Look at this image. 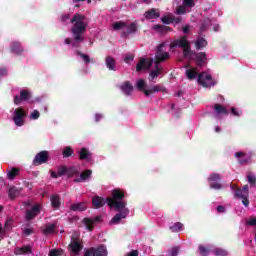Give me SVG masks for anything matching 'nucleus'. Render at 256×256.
<instances>
[{"instance_id": "f257e3e1", "label": "nucleus", "mask_w": 256, "mask_h": 256, "mask_svg": "<svg viewBox=\"0 0 256 256\" xmlns=\"http://www.w3.org/2000/svg\"><path fill=\"white\" fill-rule=\"evenodd\" d=\"M125 194L121 192V190H113L111 198H101L99 196H95L92 199V205L94 209H100L103 207L105 203L108 204L109 207L114 208L115 211H119V214H116L110 221L111 225H118L121 219H125L129 215V208H127V202L123 201Z\"/></svg>"}, {"instance_id": "f03ea898", "label": "nucleus", "mask_w": 256, "mask_h": 256, "mask_svg": "<svg viewBox=\"0 0 256 256\" xmlns=\"http://www.w3.org/2000/svg\"><path fill=\"white\" fill-rule=\"evenodd\" d=\"M167 45L166 44H160L157 52H156V61L153 59L147 60L146 58L140 59L139 63L136 65V71H143V69H151V65L154 64L155 69L150 72V81H155L159 75H161L163 68L159 66V62L161 61H167L169 59L170 55L169 52H167Z\"/></svg>"}, {"instance_id": "7ed1b4c3", "label": "nucleus", "mask_w": 256, "mask_h": 256, "mask_svg": "<svg viewBox=\"0 0 256 256\" xmlns=\"http://www.w3.org/2000/svg\"><path fill=\"white\" fill-rule=\"evenodd\" d=\"M174 47H180L183 49L185 59H188L189 61H196V65H198V67H201V65H205V63H207V54H205V52H200L198 54L193 52L191 50V44L185 36H182L180 39L172 42L170 49H174Z\"/></svg>"}, {"instance_id": "20e7f679", "label": "nucleus", "mask_w": 256, "mask_h": 256, "mask_svg": "<svg viewBox=\"0 0 256 256\" xmlns=\"http://www.w3.org/2000/svg\"><path fill=\"white\" fill-rule=\"evenodd\" d=\"M71 23L74 41H76V43L83 41V33H85L87 27H89V19L83 14H75L71 19Z\"/></svg>"}, {"instance_id": "39448f33", "label": "nucleus", "mask_w": 256, "mask_h": 256, "mask_svg": "<svg viewBox=\"0 0 256 256\" xmlns=\"http://www.w3.org/2000/svg\"><path fill=\"white\" fill-rule=\"evenodd\" d=\"M70 251H72L75 255L83 249V245L81 244V239L79 238L78 232H74L71 237V243L69 245Z\"/></svg>"}, {"instance_id": "423d86ee", "label": "nucleus", "mask_w": 256, "mask_h": 256, "mask_svg": "<svg viewBox=\"0 0 256 256\" xmlns=\"http://www.w3.org/2000/svg\"><path fill=\"white\" fill-rule=\"evenodd\" d=\"M25 117H27V114L23 108H16L14 110L13 121L17 127H23V125H25Z\"/></svg>"}, {"instance_id": "0eeeda50", "label": "nucleus", "mask_w": 256, "mask_h": 256, "mask_svg": "<svg viewBox=\"0 0 256 256\" xmlns=\"http://www.w3.org/2000/svg\"><path fill=\"white\" fill-rule=\"evenodd\" d=\"M198 83L202 85V87H213L215 86V81H213V77L208 72H202L198 75Z\"/></svg>"}, {"instance_id": "6e6552de", "label": "nucleus", "mask_w": 256, "mask_h": 256, "mask_svg": "<svg viewBox=\"0 0 256 256\" xmlns=\"http://www.w3.org/2000/svg\"><path fill=\"white\" fill-rule=\"evenodd\" d=\"M75 172V168L68 169L65 166H61L60 168H58V172L51 171L50 175L53 179H57L59 177H63V175H68V177H72V175H75Z\"/></svg>"}, {"instance_id": "1a4fd4ad", "label": "nucleus", "mask_w": 256, "mask_h": 256, "mask_svg": "<svg viewBox=\"0 0 256 256\" xmlns=\"http://www.w3.org/2000/svg\"><path fill=\"white\" fill-rule=\"evenodd\" d=\"M219 179H221V176L219 174L210 175V177L208 178V181L211 189H216V190L223 189V185H221V183L218 182Z\"/></svg>"}, {"instance_id": "9d476101", "label": "nucleus", "mask_w": 256, "mask_h": 256, "mask_svg": "<svg viewBox=\"0 0 256 256\" xmlns=\"http://www.w3.org/2000/svg\"><path fill=\"white\" fill-rule=\"evenodd\" d=\"M49 160V152L48 151H42L36 155V157L33 160L34 165H43V163H47Z\"/></svg>"}, {"instance_id": "9b49d317", "label": "nucleus", "mask_w": 256, "mask_h": 256, "mask_svg": "<svg viewBox=\"0 0 256 256\" xmlns=\"http://www.w3.org/2000/svg\"><path fill=\"white\" fill-rule=\"evenodd\" d=\"M195 6V0H183V6H179L176 9L177 15H183L187 13V10L185 7H194Z\"/></svg>"}, {"instance_id": "f8f14e48", "label": "nucleus", "mask_w": 256, "mask_h": 256, "mask_svg": "<svg viewBox=\"0 0 256 256\" xmlns=\"http://www.w3.org/2000/svg\"><path fill=\"white\" fill-rule=\"evenodd\" d=\"M41 213V205L36 204L31 210L26 212L27 221H31V219H35L37 215Z\"/></svg>"}, {"instance_id": "ddd939ff", "label": "nucleus", "mask_w": 256, "mask_h": 256, "mask_svg": "<svg viewBox=\"0 0 256 256\" xmlns=\"http://www.w3.org/2000/svg\"><path fill=\"white\" fill-rule=\"evenodd\" d=\"M185 75L187 79H189V81H193V79H197V76L199 75V71H197V68H193L187 65Z\"/></svg>"}, {"instance_id": "4468645a", "label": "nucleus", "mask_w": 256, "mask_h": 256, "mask_svg": "<svg viewBox=\"0 0 256 256\" xmlns=\"http://www.w3.org/2000/svg\"><path fill=\"white\" fill-rule=\"evenodd\" d=\"M30 97H31V94L29 93V91L22 90L20 92V97L19 96L14 97V103L15 105H20L21 102L27 101V99H29Z\"/></svg>"}, {"instance_id": "2eb2a0df", "label": "nucleus", "mask_w": 256, "mask_h": 256, "mask_svg": "<svg viewBox=\"0 0 256 256\" xmlns=\"http://www.w3.org/2000/svg\"><path fill=\"white\" fill-rule=\"evenodd\" d=\"M234 195L237 197V199H244L245 197H249V186L245 185L243 189L237 190Z\"/></svg>"}, {"instance_id": "dca6fc26", "label": "nucleus", "mask_w": 256, "mask_h": 256, "mask_svg": "<svg viewBox=\"0 0 256 256\" xmlns=\"http://www.w3.org/2000/svg\"><path fill=\"white\" fill-rule=\"evenodd\" d=\"M159 10L157 9H151L147 12H145L144 17L145 19L151 20V19H159L160 17Z\"/></svg>"}, {"instance_id": "f3484780", "label": "nucleus", "mask_w": 256, "mask_h": 256, "mask_svg": "<svg viewBox=\"0 0 256 256\" xmlns=\"http://www.w3.org/2000/svg\"><path fill=\"white\" fill-rule=\"evenodd\" d=\"M15 255H29L31 253V247L30 246H24V247H17L14 249Z\"/></svg>"}, {"instance_id": "a211bd4d", "label": "nucleus", "mask_w": 256, "mask_h": 256, "mask_svg": "<svg viewBox=\"0 0 256 256\" xmlns=\"http://www.w3.org/2000/svg\"><path fill=\"white\" fill-rule=\"evenodd\" d=\"M214 111H216V117H219V115H229V111H227V108H225L221 104L214 105Z\"/></svg>"}, {"instance_id": "6ab92c4d", "label": "nucleus", "mask_w": 256, "mask_h": 256, "mask_svg": "<svg viewBox=\"0 0 256 256\" xmlns=\"http://www.w3.org/2000/svg\"><path fill=\"white\" fill-rule=\"evenodd\" d=\"M95 221H101V217L98 216L95 218V220H92L89 218L84 219V225H85L86 229H88V231L93 230V224L95 223Z\"/></svg>"}, {"instance_id": "aec40b11", "label": "nucleus", "mask_w": 256, "mask_h": 256, "mask_svg": "<svg viewBox=\"0 0 256 256\" xmlns=\"http://www.w3.org/2000/svg\"><path fill=\"white\" fill-rule=\"evenodd\" d=\"M121 91H123L124 95H131V93H133V85H131L129 82H125L121 86Z\"/></svg>"}, {"instance_id": "412c9836", "label": "nucleus", "mask_w": 256, "mask_h": 256, "mask_svg": "<svg viewBox=\"0 0 256 256\" xmlns=\"http://www.w3.org/2000/svg\"><path fill=\"white\" fill-rule=\"evenodd\" d=\"M70 209L72 211H85V209H87V203L80 202V203L72 204Z\"/></svg>"}, {"instance_id": "4be33fe9", "label": "nucleus", "mask_w": 256, "mask_h": 256, "mask_svg": "<svg viewBox=\"0 0 256 256\" xmlns=\"http://www.w3.org/2000/svg\"><path fill=\"white\" fill-rule=\"evenodd\" d=\"M94 256H107V247L101 245L98 248H94Z\"/></svg>"}, {"instance_id": "5701e85b", "label": "nucleus", "mask_w": 256, "mask_h": 256, "mask_svg": "<svg viewBox=\"0 0 256 256\" xmlns=\"http://www.w3.org/2000/svg\"><path fill=\"white\" fill-rule=\"evenodd\" d=\"M80 159H84L86 161H91V154L89 153V150L87 148H82L79 152Z\"/></svg>"}, {"instance_id": "b1692460", "label": "nucleus", "mask_w": 256, "mask_h": 256, "mask_svg": "<svg viewBox=\"0 0 256 256\" xmlns=\"http://www.w3.org/2000/svg\"><path fill=\"white\" fill-rule=\"evenodd\" d=\"M106 67L110 71H115V58H113L111 56H107L106 57Z\"/></svg>"}, {"instance_id": "393cba45", "label": "nucleus", "mask_w": 256, "mask_h": 256, "mask_svg": "<svg viewBox=\"0 0 256 256\" xmlns=\"http://www.w3.org/2000/svg\"><path fill=\"white\" fill-rule=\"evenodd\" d=\"M9 225H11V220H7L4 224V228L3 226L0 224V241H2V239H5V231L6 229L9 228Z\"/></svg>"}, {"instance_id": "a878e982", "label": "nucleus", "mask_w": 256, "mask_h": 256, "mask_svg": "<svg viewBox=\"0 0 256 256\" xmlns=\"http://www.w3.org/2000/svg\"><path fill=\"white\" fill-rule=\"evenodd\" d=\"M112 27L114 31H121V30L125 31V29H127V24L125 22L118 21V22H115Z\"/></svg>"}, {"instance_id": "bb28decb", "label": "nucleus", "mask_w": 256, "mask_h": 256, "mask_svg": "<svg viewBox=\"0 0 256 256\" xmlns=\"http://www.w3.org/2000/svg\"><path fill=\"white\" fill-rule=\"evenodd\" d=\"M55 224H48L45 226V228L43 229V233L45 235H53V233H55Z\"/></svg>"}, {"instance_id": "cd10ccee", "label": "nucleus", "mask_w": 256, "mask_h": 256, "mask_svg": "<svg viewBox=\"0 0 256 256\" xmlns=\"http://www.w3.org/2000/svg\"><path fill=\"white\" fill-rule=\"evenodd\" d=\"M91 173H92L91 170H86V171H84V172L80 175V178L76 179V181H77L78 183H81V182H83V181H87V179L91 177Z\"/></svg>"}, {"instance_id": "c85d7f7f", "label": "nucleus", "mask_w": 256, "mask_h": 256, "mask_svg": "<svg viewBox=\"0 0 256 256\" xmlns=\"http://www.w3.org/2000/svg\"><path fill=\"white\" fill-rule=\"evenodd\" d=\"M195 47L196 49H203L207 47V40H205L204 38H198L195 42Z\"/></svg>"}, {"instance_id": "c756f323", "label": "nucleus", "mask_w": 256, "mask_h": 256, "mask_svg": "<svg viewBox=\"0 0 256 256\" xmlns=\"http://www.w3.org/2000/svg\"><path fill=\"white\" fill-rule=\"evenodd\" d=\"M182 229L183 225L181 224V222L174 223L172 226H170V231H172V233H179V231H181Z\"/></svg>"}, {"instance_id": "7c9ffc66", "label": "nucleus", "mask_w": 256, "mask_h": 256, "mask_svg": "<svg viewBox=\"0 0 256 256\" xmlns=\"http://www.w3.org/2000/svg\"><path fill=\"white\" fill-rule=\"evenodd\" d=\"M17 175H19V169L12 168L10 171H8L7 177L10 179V181H13Z\"/></svg>"}, {"instance_id": "2f4dec72", "label": "nucleus", "mask_w": 256, "mask_h": 256, "mask_svg": "<svg viewBox=\"0 0 256 256\" xmlns=\"http://www.w3.org/2000/svg\"><path fill=\"white\" fill-rule=\"evenodd\" d=\"M152 29L157 33H167L168 31L167 26H163V25H154Z\"/></svg>"}, {"instance_id": "473e14b6", "label": "nucleus", "mask_w": 256, "mask_h": 256, "mask_svg": "<svg viewBox=\"0 0 256 256\" xmlns=\"http://www.w3.org/2000/svg\"><path fill=\"white\" fill-rule=\"evenodd\" d=\"M162 23H164L165 25H169L171 23H173V15L172 14H168L166 16H163L161 18Z\"/></svg>"}, {"instance_id": "72a5a7b5", "label": "nucleus", "mask_w": 256, "mask_h": 256, "mask_svg": "<svg viewBox=\"0 0 256 256\" xmlns=\"http://www.w3.org/2000/svg\"><path fill=\"white\" fill-rule=\"evenodd\" d=\"M136 87L138 91H143L145 93V80L140 79L136 82Z\"/></svg>"}, {"instance_id": "f704fd0d", "label": "nucleus", "mask_w": 256, "mask_h": 256, "mask_svg": "<svg viewBox=\"0 0 256 256\" xmlns=\"http://www.w3.org/2000/svg\"><path fill=\"white\" fill-rule=\"evenodd\" d=\"M11 50H12V53H16V54H19L21 53V51H23V49H21V46L17 42H14L12 44Z\"/></svg>"}, {"instance_id": "c9c22d12", "label": "nucleus", "mask_w": 256, "mask_h": 256, "mask_svg": "<svg viewBox=\"0 0 256 256\" xmlns=\"http://www.w3.org/2000/svg\"><path fill=\"white\" fill-rule=\"evenodd\" d=\"M51 203L52 207H55V209H57L61 205V201L59 200L58 196H52Z\"/></svg>"}, {"instance_id": "e433bc0d", "label": "nucleus", "mask_w": 256, "mask_h": 256, "mask_svg": "<svg viewBox=\"0 0 256 256\" xmlns=\"http://www.w3.org/2000/svg\"><path fill=\"white\" fill-rule=\"evenodd\" d=\"M125 31L127 33H135V31H137V24L132 23L130 25H127V27L125 28Z\"/></svg>"}, {"instance_id": "4c0bfd02", "label": "nucleus", "mask_w": 256, "mask_h": 256, "mask_svg": "<svg viewBox=\"0 0 256 256\" xmlns=\"http://www.w3.org/2000/svg\"><path fill=\"white\" fill-rule=\"evenodd\" d=\"M214 254H215L216 256H227V255H229V253H228L226 250L221 249V248H216V249L214 250Z\"/></svg>"}, {"instance_id": "58836bf2", "label": "nucleus", "mask_w": 256, "mask_h": 256, "mask_svg": "<svg viewBox=\"0 0 256 256\" xmlns=\"http://www.w3.org/2000/svg\"><path fill=\"white\" fill-rule=\"evenodd\" d=\"M63 255V250L61 249H52L49 252V256H62Z\"/></svg>"}, {"instance_id": "ea45409f", "label": "nucleus", "mask_w": 256, "mask_h": 256, "mask_svg": "<svg viewBox=\"0 0 256 256\" xmlns=\"http://www.w3.org/2000/svg\"><path fill=\"white\" fill-rule=\"evenodd\" d=\"M71 155H73V149H71V147H66L63 151V156L71 157Z\"/></svg>"}, {"instance_id": "a19ab883", "label": "nucleus", "mask_w": 256, "mask_h": 256, "mask_svg": "<svg viewBox=\"0 0 256 256\" xmlns=\"http://www.w3.org/2000/svg\"><path fill=\"white\" fill-rule=\"evenodd\" d=\"M246 225H248L249 227H256V217L249 218L246 221Z\"/></svg>"}, {"instance_id": "79ce46f5", "label": "nucleus", "mask_w": 256, "mask_h": 256, "mask_svg": "<svg viewBox=\"0 0 256 256\" xmlns=\"http://www.w3.org/2000/svg\"><path fill=\"white\" fill-rule=\"evenodd\" d=\"M248 183H251V185H255L256 182V177L253 174H248L247 175Z\"/></svg>"}, {"instance_id": "37998d69", "label": "nucleus", "mask_w": 256, "mask_h": 256, "mask_svg": "<svg viewBox=\"0 0 256 256\" xmlns=\"http://www.w3.org/2000/svg\"><path fill=\"white\" fill-rule=\"evenodd\" d=\"M231 113H232V115H234V117H240L241 116V110H238L235 107L231 108Z\"/></svg>"}, {"instance_id": "c03bdc74", "label": "nucleus", "mask_w": 256, "mask_h": 256, "mask_svg": "<svg viewBox=\"0 0 256 256\" xmlns=\"http://www.w3.org/2000/svg\"><path fill=\"white\" fill-rule=\"evenodd\" d=\"M84 256H95V248L85 250Z\"/></svg>"}, {"instance_id": "a18cd8bd", "label": "nucleus", "mask_w": 256, "mask_h": 256, "mask_svg": "<svg viewBox=\"0 0 256 256\" xmlns=\"http://www.w3.org/2000/svg\"><path fill=\"white\" fill-rule=\"evenodd\" d=\"M9 197L11 199H14V197H17V189L15 188H10L9 189Z\"/></svg>"}, {"instance_id": "49530a36", "label": "nucleus", "mask_w": 256, "mask_h": 256, "mask_svg": "<svg viewBox=\"0 0 256 256\" xmlns=\"http://www.w3.org/2000/svg\"><path fill=\"white\" fill-rule=\"evenodd\" d=\"M199 251H200V255L201 256H207L209 253V250H207L205 247L203 246H199Z\"/></svg>"}, {"instance_id": "de8ad7c7", "label": "nucleus", "mask_w": 256, "mask_h": 256, "mask_svg": "<svg viewBox=\"0 0 256 256\" xmlns=\"http://www.w3.org/2000/svg\"><path fill=\"white\" fill-rule=\"evenodd\" d=\"M133 59H135V57L133 56V54H127V55L124 57L125 63H131V61H133Z\"/></svg>"}, {"instance_id": "09e8293b", "label": "nucleus", "mask_w": 256, "mask_h": 256, "mask_svg": "<svg viewBox=\"0 0 256 256\" xmlns=\"http://www.w3.org/2000/svg\"><path fill=\"white\" fill-rule=\"evenodd\" d=\"M78 55H80L85 63H90L91 59H89V56L87 54H81L80 52H78Z\"/></svg>"}, {"instance_id": "8fccbe9b", "label": "nucleus", "mask_w": 256, "mask_h": 256, "mask_svg": "<svg viewBox=\"0 0 256 256\" xmlns=\"http://www.w3.org/2000/svg\"><path fill=\"white\" fill-rule=\"evenodd\" d=\"M39 116H40L39 111L34 110V111L31 113V115H30V119L35 120V119H37Z\"/></svg>"}, {"instance_id": "3c124183", "label": "nucleus", "mask_w": 256, "mask_h": 256, "mask_svg": "<svg viewBox=\"0 0 256 256\" xmlns=\"http://www.w3.org/2000/svg\"><path fill=\"white\" fill-rule=\"evenodd\" d=\"M153 88L151 87L150 89H146L144 90V95H146V97H151V95H153Z\"/></svg>"}, {"instance_id": "603ef678", "label": "nucleus", "mask_w": 256, "mask_h": 256, "mask_svg": "<svg viewBox=\"0 0 256 256\" xmlns=\"http://www.w3.org/2000/svg\"><path fill=\"white\" fill-rule=\"evenodd\" d=\"M153 93H159V91H163V87L156 85L152 87Z\"/></svg>"}, {"instance_id": "864d4df0", "label": "nucleus", "mask_w": 256, "mask_h": 256, "mask_svg": "<svg viewBox=\"0 0 256 256\" xmlns=\"http://www.w3.org/2000/svg\"><path fill=\"white\" fill-rule=\"evenodd\" d=\"M211 20H206L205 24H202V26L200 27V31H205V29H207V26L210 25Z\"/></svg>"}, {"instance_id": "5fc2aeb1", "label": "nucleus", "mask_w": 256, "mask_h": 256, "mask_svg": "<svg viewBox=\"0 0 256 256\" xmlns=\"http://www.w3.org/2000/svg\"><path fill=\"white\" fill-rule=\"evenodd\" d=\"M242 203L245 207H249V197L242 198Z\"/></svg>"}, {"instance_id": "6e6d98bb", "label": "nucleus", "mask_w": 256, "mask_h": 256, "mask_svg": "<svg viewBox=\"0 0 256 256\" xmlns=\"http://www.w3.org/2000/svg\"><path fill=\"white\" fill-rule=\"evenodd\" d=\"M177 253H179V248L175 247L171 250V256H177Z\"/></svg>"}, {"instance_id": "4d7b16f0", "label": "nucleus", "mask_w": 256, "mask_h": 256, "mask_svg": "<svg viewBox=\"0 0 256 256\" xmlns=\"http://www.w3.org/2000/svg\"><path fill=\"white\" fill-rule=\"evenodd\" d=\"M127 256H139V252L137 250H132L127 254Z\"/></svg>"}, {"instance_id": "13d9d810", "label": "nucleus", "mask_w": 256, "mask_h": 256, "mask_svg": "<svg viewBox=\"0 0 256 256\" xmlns=\"http://www.w3.org/2000/svg\"><path fill=\"white\" fill-rule=\"evenodd\" d=\"M3 75H7V69L0 68V77H3Z\"/></svg>"}, {"instance_id": "bf43d9fd", "label": "nucleus", "mask_w": 256, "mask_h": 256, "mask_svg": "<svg viewBox=\"0 0 256 256\" xmlns=\"http://www.w3.org/2000/svg\"><path fill=\"white\" fill-rule=\"evenodd\" d=\"M180 21H181V17L175 18V17L172 16V23L178 24Z\"/></svg>"}, {"instance_id": "052dcab7", "label": "nucleus", "mask_w": 256, "mask_h": 256, "mask_svg": "<svg viewBox=\"0 0 256 256\" xmlns=\"http://www.w3.org/2000/svg\"><path fill=\"white\" fill-rule=\"evenodd\" d=\"M217 211H218V213H225V207H223V206H218V207H217Z\"/></svg>"}, {"instance_id": "680f3d73", "label": "nucleus", "mask_w": 256, "mask_h": 256, "mask_svg": "<svg viewBox=\"0 0 256 256\" xmlns=\"http://www.w3.org/2000/svg\"><path fill=\"white\" fill-rule=\"evenodd\" d=\"M189 29H191V27L186 25V26H183L182 31L183 33H189Z\"/></svg>"}, {"instance_id": "e2e57ef3", "label": "nucleus", "mask_w": 256, "mask_h": 256, "mask_svg": "<svg viewBox=\"0 0 256 256\" xmlns=\"http://www.w3.org/2000/svg\"><path fill=\"white\" fill-rule=\"evenodd\" d=\"M25 235H31V233H33V230H31V228H27L24 230Z\"/></svg>"}, {"instance_id": "0e129e2a", "label": "nucleus", "mask_w": 256, "mask_h": 256, "mask_svg": "<svg viewBox=\"0 0 256 256\" xmlns=\"http://www.w3.org/2000/svg\"><path fill=\"white\" fill-rule=\"evenodd\" d=\"M68 19H69V14H66V15L61 17L62 22L68 21Z\"/></svg>"}, {"instance_id": "69168bd1", "label": "nucleus", "mask_w": 256, "mask_h": 256, "mask_svg": "<svg viewBox=\"0 0 256 256\" xmlns=\"http://www.w3.org/2000/svg\"><path fill=\"white\" fill-rule=\"evenodd\" d=\"M243 155H245V154H243V152H236L235 153V157H237V159H239V157H243Z\"/></svg>"}, {"instance_id": "338daca9", "label": "nucleus", "mask_w": 256, "mask_h": 256, "mask_svg": "<svg viewBox=\"0 0 256 256\" xmlns=\"http://www.w3.org/2000/svg\"><path fill=\"white\" fill-rule=\"evenodd\" d=\"M103 116L101 114L95 115V121L98 122Z\"/></svg>"}, {"instance_id": "774afa93", "label": "nucleus", "mask_w": 256, "mask_h": 256, "mask_svg": "<svg viewBox=\"0 0 256 256\" xmlns=\"http://www.w3.org/2000/svg\"><path fill=\"white\" fill-rule=\"evenodd\" d=\"M213 31H219V25L214 26Z\"/></svg>"}]
</instances>
